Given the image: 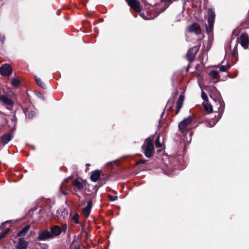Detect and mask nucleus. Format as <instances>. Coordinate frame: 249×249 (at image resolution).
<instances>
[{"label": "nucleus", "instance_id": "nucleus-1", "mask_svg": "<svg viewBox=\"0 0 249 249\" xmlns=\"http://www.w3.org/2000/svg\"><path fill=\"white\" fill-rule=\"evenodd\" d=\"M153 137L147 138L142 146L144 155L147 158L151 157L154 152V146L153 144Z\"/></svg>", "mask_w": 249, "mask_h": 249}, {"label": "nucleus", "instance_id": "nucleus-2", "mask_svg": "<svg viewBox=\"0 0 249 249\" xmlns=\"http://www.w3.org/2000/svg\"><path fill=\"white\" fill-rule=\"evenodd\" d=\"M0 103L9 110L13 109L15 101L13 97L6 94L0 95Z\"/></svg>", "mask_w": 249, "mask_h": 249}, {"label": "nucleus", "instance_id": "nucleus-3", "mask_svg": "<svg viewBox=\"0 0 249 249\" xmlns=\"http://www.w3.org/2000/svg\"><path fill=\"white\" fill-rule=\"evenodd\" d=\"M193 118L191 117H188L182 120L178 124L179 129L183 133L188 131L190 129V124L192 122Z\"/></svg>", "mask_w": 249, "mask_h": 249}, {"label": "nucleus", "instance_id": "nucleus-4", "mask_svg": "<svg viewBox=\"0 0 249 249\" xmlns=\"http://www.w3.org/2000/svg\"><path fill=\"white\" fill-rule=\"evenodd\" d=\"M238 41L244 49H247L249 48V36L247 33H242L238 39Z\"/></svg>", "mask_w": 249, "mask_h": 249}, {"label": "nucleus", "instance_id": "nucleus-5", "mask_svg": "<svg viewBox=\"0 0 249 249\" xmlns=\"http://www.w3.org/2000/svg\"><path fill=\"white\" fill-rule=\"evenodd\" d=\"M215 18L214 12L212 10H209L208 11V25L209 27L206 26L208 32H211L213 30V26L214 24Z\"/></svg>", "mask_w": 249, "mask_h": 249}, {"label": "nucleus", "instance_id": "nucleus-6", "mask_svg": "<svg viewBox=\"0 0 249 249\" xmlns=\"http://www.w3.org/2000/svg\"><path fill=\"white\" fill-rule=\"evenodd\" d=\"M12 72V69L8 64H5L0 68V73L3 76L9 75Z\"/></svg>", "mask_w": 249, "mask_h": 249}, {"label": "nucleus", "instance_id": "nucleus-7", "mask_svg": "<svg viewBox=\"0 0 249 249\" xmlns=\"http://www.w3.org/2000/svg\"><path fill=\"white\" fill-rule=\"evenodd\" d=\"M50 231L52 238H53L59 235L62 232V230L59 226L54 225L51 228Z\"/></svg>", "mask_w": 249, "mask_h": 249}, {"label": "nucleus", "instance_id": "nucleus-8", "mask_svg": "<svg viewBox=\"0 0 249 249\" xmlns=\"http://www.w3.org/2000/svg\"><path fill=\"white\" fill-rule=\"evenodd\" d=\"M187 30L189 32L194 33L196 34H199L201 33V29L197 23H194L187 27Z\"/></svg>", "mask_w": 249, "mask_h": 249}, {"label": "nucleus", "instance_id": "nucleus-9", "mask_svg": "<svg viewBox=\"0 0 249 249\" xmlns=\"http://www.w3.org/2000/svg\"><path fill=\"white\" fill-rule=\"evenodd\" d=\"M128 4L133 8L136 12L141 11V8L139 2L136 0H126Z\"/></svg>", "mask_w": 249, "mask_h": 249}, {"label": "nucleus", "instance_id": "nucleus-10", "mask_svg": "<svg viewBox=\"0 0 249 249\" xmlns=\"http://www.w3.org/2000/svg\"><path fill=\"white\" fill-rule=\"evenodd\" d=\"M50 238H52L50 231H45L38 233V239L40 240H46Z\"/></svg>", "mask_w": 249, "mask_h": 249}, {"label": "nucleus", "instance_id": "nucleus-11", "mask_svg": "<svg viewBox=\"0 0 249 249\" xmlns=\"http://www.w3.org/2000/svg\"><path fill=\"white\" fill-rule=\"evenodd\" d=\"M198 51L197 48L195 47H193L188 50L187 53V57L190 61H192L194 59L195 54Z\"/></svg>", "mask_w": 249, "mask_h": 249}, {"label": "nucleus", "instance_id": "nucleus-12", "mask_svg": "<svg viewBox=\"0 0 249 249\" xmlns=\"http://www.w3.org/2000/svg\"><path fill=\"white\" fill-rule=\"evenodd\" d=\"M92 205L91 200H89L88 202L87 206L83 209V213L86 217H88L90 213V210Z\"/></svg>", "mask_w": 249, "mask_h": 249}, {"label": "nucleus", "instance_id": "nucleus-13", "mask_svg": "<svg viewBox=\"0 0 249 249\" xmlns=\"http://www.w3.org/2000/svg\"><path fill=\"white\" fill-rule=\"evenodd\" d=\"M101 174V171L99 170H96L91 173L90 176V179L93 182H96L98 180Z\"/></svg>", "mask_w": 249, "mask_h": 249}, {"label": "nucleus", "instance_id": "nucleus-14", "mask_svg": "<svg viewBox=\"0 0 249 249\" xmlns=\"http://www.w3.org/2000/svg\"><path fill=\"white\" fill-rule=\"evenodd\" d=\"M27 246L28 243L23 238H20L16 246V248L17 249H25L27 247Z\"/></svg>", "mask_w": 249, "mask_h": 249}, {"label": "nucleus", "instance_id": "nucleus-15", "mask_svg": "<svg viewBox=\"0 0 249 249\" xmlns=\"http://www.w3.org/2000/svg\"><path fill=\"white\" fill-rule=\"evenodd\" d=\"M184 101V97L182 96H179L176 104V114L178 113L180 108L182 107Z\"/></svg>", "mask_w": 249, "mask_h": 249}, {"label": "nucleus", "instance_id": "nucleus-16", "mask_svg": "<svg viewBox=\"0 0 249 249\" xmlns=\"http://www.w3.org/2000/svg\"><path fill=\"white\" fill-rule=\"evenodd\" d=\"M57 216L59 218H64L68 215V211L66 209L61 208L59 209L56 212Z\"/></svg>", "mask_w": 249, "mask_h": 249}, {"label": "nucleus", "instance_id": "nucleus-17", "mask_svg": "<svg viewBox=\"0 0 249 249\" xmlns=\"http://www.w3.org/2000/svg\"><path fill=\"white\" fill-rule=\"evenodd\" d=\"M12 136L10 133L6 134L3 135L1 138V142L5 144L12 140Z\"/></svg>", "mask_w": 249, "mask_h": 249}, {"label": "nucleus", "instance_id": "nucleus-18", "mask_svg": "<svg viewBox=\"0 0 249 249\" xmlns=\"http://www.w3.org/2000/svg\"><path fill=\"white\" fill-rule=\"evenodd\" d=\"M30 228V225H28L25 226L18 233V236H24L25 233L28 231Z\"/></svg>", "mask_w": 249, "mask_h": 249}, {"label": "nucleus", "instance_id": "nucleus-19", "mask_svg": "<svg viewBox=\"0 0 249 249\" xmlns=\"http://www.w3.org/2000/svg\"><path fill=\"white\" fill-rule=\"evenodd\" d=\"M73 185L78 189L82 190L83 189L84 186L81 182L78 180H75L73 181Z\"/></svg>", "mask_w": 249, "mask_h": 249}, {"label": "nucleus", "instance_id": "nucleus-20", "mask_svg": "<svg viewBox=\"0 0 249 249\" xmlns=\"http://www.w3.org/2000/svg\"><path fill=\"white\" fill-rule=\"evenodd\" d=\"M146 15H147V16H145L143 13H142L140 14V16L144 19L149 20V19H153L154 18L156 17V16L152 17L149 14V12H146Z\"/></svg>", "mask_w": 249, "mask_h": 249}, {"label": "nucleus", "instance_id": "nucleus-21", "mask_svg": "<svg viewBox=\"0 0 249 249\" xmlns=\"http://www.w3.org/2000/svg\"><path fill=\"white\" fill-rule=\"evenodd\" d=\"M204 108L206 111H207L208 113H211L213 111V107L211 104L208 103H205L203 105Z\"/></svg>", "mask_w": 249, "mask_h": 249}, {"label": "nucleus", "instance_id": "nucleus-22", "mask_svg": "<svg viewBox=\"0 0 249 249\" xmlns=\"http://www.w3.org/2000/svg\"><path fill=\"white\" fill-rule=\"evenodd\" d=\"M35 79L37 84L39 86L44 89L46 88L45 84L43 83V82L41 80V79L36 77Z\"/></svg>", "mask_w": 249, "mask_h": 249}, {"label": "nucleus", "instance_id": "nucleus-23", "mask_svg": "<svg viewBox=\"0 0 249 249\" xmlns=\"http://www.w3.org/2000/svg\"><path fill=\"white\" fill-rule=\"evenodd\" d=\"M70 249H81V248L79 243L73 241L70 245Z\"/></svg>", "mask_w": 249, "mask_h": 249}, {"label": "nucleus", "instance_id": "nucleus-24", "mask_svg": "<svg viewBox=\"0 0 249 249\" xmlns=\"http://www.w3.org/2000/svg\"><path fill=\"white\" fill-rule=\"evenodd\" d=\"M11 84L14 87H18L20 85V81L18 78L14 77L11 80Z\"/></svg>", "mask_w": 249, "mask_h": 249}, {"label": "nucleus", "instance_id": "nucleus-25", "mask_svg": "<svg viewBox=\"0 0 249 249\" xmlns=\"http://www.w3.org/2000/svg\"><path fill=\"white\" fill-rule=\"evenodd\" d=\"M219 75V72L216 71H213L209 72V75L213 79L216 78Z\"/></svg>", "mask_w": 249, "mask_h": 249}, {"label": "nucleus", "instance_id": "nucleus-26", "mask_svg": "<svg viewBox=\"0 0 249 249\" xmlns=\"http://www.w3.org/2000/svg\"><path fill=\"white\" fill-rule=\"evenodd\" d=\"M231 67V65L230 64H228L226 66L223 65L220 67V71L221 72H225L228 69H229Z\"/></svg>", "mask_w": 249, "mask_h": 249}, {"label": "nucleus", "instance_id": "nucleus-27", "mask_svg": "<svg viewBox=\"0 0 249 249\" xmlns=\"http://www.w3.org/2000/svg\"><path fill=\"white\" fill-rule=\"evenodd\" d=\"M70 179H71L70 178H67L65 179L64 182L62 184V185L60 186V190L62 191V193L64 194H65V193L64 192V189H65L66 188V187L64 185V182L68 181Z\"/></svg>", "mask_w": 249, "mask_h": 249}, {"label": "nucleus", "instance_id": "nucleus-28", "mask_svg": "<svg viewBox=\"0 0 249 249\" xmlns=\"http://www.w3.org/2000/svg\"><path fill=\"white\" fill-rule=\"evenodd\" d=\"M238 55V50H237V44H236L232 51V55L234 57H236Z\"/></svg>", "mask_w": 249, "mask_h": 249}, {"label": "nucleus", "instance_id": "nucleus-29", "mask_svg": "<svg viewBox=\"0 0 249 249\" xmlns=\"http://www.w3.org/2000/svg\"><path fill=\"white\" fill-rule=\"evenodd\" d=\"M79 215L78 214H75L73 217H72V220L73 222H74L75 223H79Z\"/></svg>", "mask_w": 249, "mask_h": 249}, {"label": "nucleus", "instance_id": "nucleus-30", "mask_svg": "<svg viewBox=\"0 0 249 249\" xmlns=\"http://www.w3.org/2000/svg\"><path fill=\"white\" fill-rule=\"evenodd\" d=\"M155 144H156V146L157 147H160L162 146L161 143L160 142V137L159 136H158L156 140Z\"/></svg>", "mask_w": 249, "mask_h": 249}, {"label": "nucleus", "instance_id": "nucleus-31", "mask_svg": "<svg viewBox=\"0 0 249 249\" xmlns=\"http://www.w3.org/2000/svg\"><path fill=\"white\" fill-rule=\"evenodd\" d=\"M35 113L33 111H30L27 115L26 114V116L29 119H32L35 116Z\"/></svg>", "mask_w": 249, "mask_h": 249}, {"label": "nucleus", "instance_id": "nucleus-32", "mask_svg": "<svg viewBox=\"0 0 249 249\" xmlns=\"http://www.w3.org/2000/svg\"><path fill=\"white\" fill-rule=\"evenodd\" d=\"M109 199L110 201H115L118 199V196H116L110 195L109 196Z\"/></svg>", "mask_w": 249, "mask_h": 249}, {"label": "nucleus", "instance_id": "nucleus-33", "mask_svg": "<svg viewBox=\"0 0 249 249\" xmlns=\"http://www.w3.org/2000/svg\"><path fill=\"white\" fill-rule=\"evenodd\" d=\"M9 230L10 229L9 228H7L6 229L4 233L0 234V239L4 236V235L9 231Z\"/></svg>", "mask_w": 249, "mask_h": 249}, {"label": "nucleus", "instance_id": "nucleus-34", "mask_svg": "<svg viewBox=\"0 0 249 249\" xmlns=\"http://www.w3.org/2000/svg\"><path fill=\"white\" fill-rule=\"evenodd\" d=\"M5 39L4 36L0 34V42L2 43Z\"/></svg>", "mask_w": 249, "mask_h": 249}, {"label": "nucleus", "instance_id": "nucleus-35", "mask_svg": "<svg viewBox=\"0 0 249 249\" xmlns=\"http://www.w3.org/2000/svg\"><path fill=\"white\" fill-rule=\"evenodd\" d=\"M201 97L203 100H206L207 98V95L204 92H202L201 94Z\"/></svg>", "mask_w": 249, "mask_h": 249}, {"label": "nucleus", "instance_id": "nucleus-36", "mask_svg": "<svg viewBox=\"0 0 249 249\" xmlns=\"http://www.w3.org/2000/svg\"><path fill=\"white\" fill-rule=\"evenodd\" d=\"M62 229L64 230V231H66L67 230V225H63L62 226Z\"/></svg>", "mask_w": 249, "mask_h": 249}, {"label": "nucleus", "instance_id": "nucleus-37", "mask_svg": "<svg viewBox=\"0 0 249 249\" xmlns=\"http://www.w3.org/2000/svg\"><path fill=\"white\" fill-rule=\"evenodd\" d=\"M146 160H140L139 163H144L145 162Z\"/></svg>", "mask_w": 249, "mask_h": 249}, {"label": "nucleus", "instance_id": "nucleus-38", "mask_svg": "<svg viewBox=\"0 0 249 249\" xmlns=\"http://www.w3.org/2000/svg\"><path fill=\"white\" fill-rule=\"evenodd\" d=\"M162 1H166V2H168V1H170L171 0H161Z\"/></svg>", "mask_w": 249, "mask_h": 249}, {"label": "nucleus", "instance_id": "nucleus-39", "mask_svg": "<svg viewBox=\"0 0 249 249\" xmlns=\"http://www.w3.org/2000/svg\"><path fill=\"white\" fill-rule=\"evenodd\" d=\"M214 124H212V125H211V124H210V126H214Z\"/></svg>", "mask_w": 249, "mask_h": 249}, {"label": "nucleus", "instance_id": "nucleus-40", "mask_svg": "<svg viewBox=\"0 0 249 249\" xmlns=\"http://www.w3.org/2000/svg\"><path fill=\"white\" fill-rule=\"evenodd\" d=\"M192 135V133H190V136H191Z\"/></svg>", "mask_w": 249, "mask_h": 249}]
</instances>
